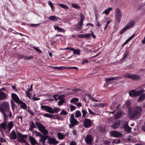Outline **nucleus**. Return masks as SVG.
<instances>
[{"instance_id": "72a5a7b5", "label": "nucleus", "mask_w": 145, "mask_h": 145, "mask_svg": "<svg viewBox=\"0 0 145 145\" xmlns=\"http://www.w3.org/2000/svg\"><path fill=\"white\" fill-rule=\"evenodd\" d=\"M60 111V109L57 107H56L52 109V113H57Z\"/></svg>"}, {"instance_id": "f03ea898", "label": "nucleus", "mask_w": 145, "mask_h": 145, "mask_svg": "<svg viewBox=\"0 0 145 145\" xmlns=\"http://www.w3.org/2000/svg\"><path fill=\"white\" fill-rule=\"evenodd\" d=\"M9 110V105L8 102L3 103L0 105V112L3 114L4 119H8V116L6 114L5 112Z\"/></svg>"}, {"instance_id": "0eeeda50", "label": "nucleus", "mask_w": 145, "mask_h": 145, "mask_svg": "<svg viewBox=\"0 0 145 145\" xmlns=\"http://www.w3.org/2000/svg\"><path fill=\"white\" fill-rule=\"evenodd\" d=\"M84 127L86 128L91 127L92 125L91 120L89 119L85 118L83 122Z\"/></svg>"}, {"instance_id": "a19ab883", "label": "nucleus", "mask_w": 145, "mask_h": 145, "mask_svg": "<svg viewBox=\"0 0 145 145\" xmlns=\"http://www.w3.org/2000/svg\"><path fill=\"white\" fill-rule=\"evenodd\" d=\"M131 105V102L130 101H126V103H125L123 105V106H126L127 107H130Z\"/></svg>"}, {"instance_id": "338daca9", "label": "nucleus", "mask_w": 145, "mask_h": 145, "mask_svg": "<svg viewBox=\"0 0 145 145\" xmlns=\"http://www.w3.org/2000/svg\"><path fill=\"white\" fill-rule=\"evenodd\" d=\"M74 104L78 106L81 107L82 106V104L81 103L79 102L78 103H74Z\"/></svg>"}, {"instance_id": "37998d69", "label": "nucleus", "mask_w": 145, "mask_h": 145, "mask_svg": "<svg viewBox=\"0 0 145 145\" xmlns=\"http://www.w3.org/2000/svg\"><path fill=\"white\" fill-rule=\"evenodd\" d=\"M136 91L137 96H138L141 94L143 93L144 92V90L143 89H142L139 91L136 90Z\"/></svg>"}, {"instance_id": "4c0bfd02", "label": "nucleus", "mask_w": 145, "mask_h": 145, "mask_svg": "<svg viewBox=\"0 0 145 145\" xmlns=\"http://www.w3.org/2000/svg\"><path fill=\"white\" fill-rule=\"evenodd\" d=\"M48 4L51 7L52 10L53 11H54L55 10V7L54 6L53 3L50 1H49L48 2Z\"/></svg>"}, {"instance_id": "864d4df0", "label": "nucleus", "mask_w": 145, "mask_h": 145, "mask_svg": "<svg viewBox=\"0 0 145 145\" xmlns=\"http://www.w3.org/2000/svg\"><path fill=\"white\" fill-rule=\"evenodd\" d=\"M70 109L71 112L74 110L76 109V107L74 106V105H70Z\"/></svg>"}, {"instance_id": "c756f323", "label": "nucleus", "mask_w": 145, "mask_h": 145, "mask_svg": "<svg viewBox=\"0 0 145 145\" xmlns=\"http://www.w3.org/2000/svg\"><path fill=\"white\" fill-rule=\"evenodd\" d=\"M40 138L39 140V142L42 141H46L47 139H48V137L47 135H42Z\"/></svg>"}, {"instance_id": "4be33fe9", "label": "nucleus", "mask_w": 145, "mask_h": 145, "mask_svg": "<svg viewBox=\"0 0 145 145\" xmlns=\"http://www.w3.org/2000/svg\"><path fill=\"white\" fill-rule=\"evenodd\" d=\"M71 50L73 51V53L74 55H80V50L78 49H75L74 48H71Z\"/></svg>"}, {"instance_id": "09e8293b", "label": "nucleus", "mask_w": 145, "mask_h": 145, "mask_svg": "<svg viewBox=\"0 0 145 145\" xmlns=\"http://www.w3.org/2000/svg\"><path fill=\"white\" fill-rule=\"evenodd\" d=\"M13 126V123L12 121H11L7 125V127L12 128Z\"/></svg>"}, {"instance_id": "e2e57ef3", "label": "nucleus", "mask_w": 145, "mask_h": 145, "mask_svg": "<svg viewBox=\"0 0 145 145\" xmlns=\"http://www.w3.org/2000/svg\"><path fill=\"white\" fill-rule=\"evenodd\" d=\"M91 33H89V34H90V37L92 35L93 38L94 39H95L96 38V36L94 35V33L92 32L91 30Z\"/></svg>"}, {"instance_id": "aec40b11", "label": "nucleus", "mask_w": 145, "mask_h": 145, "mask_svg": "<svg viewBox=\"0 0 145 145\" xmlns=\"http://www.w3.org/2000/svg\"><path fill=\"white\" fill-rule=\"evenodd\" d=\"M119 77L118 76L114 77L112 78H106L105 79V81L108 83L109 82L115 80L119 79Z\"/></svg>"}, {"instance_id": "79ce46f5", "label": "nucleus", "mask_w": 145, "mask_h": 145, "mask_svg": "<svg viewBox=\"0 0 145 145\" xmlns=\"http://www.w3.org/2000/svg\"><path fill=\"white\" fill-rule=\"evenodd\" d=\"M129 53V52L128 51H126L124 53L123 56V59L124 60L125 58L127 57L128 56Z\"/></svg>"}, {"instance_id": "6e6d98bb", "label": "nucleus", "mask_w": 145, "mask_h": 145, "mask_svg": "<svg viewBox=\"0 0 145 145\" xmlns=\"http://www.w3.org/2000/svg\"><path fill=\"white\" fill-rule=\"evenodd\" d=\"M42 132L44 135H46L47 134H48V131L46 129H44L42 131H40Z\"/></svg>"}, {"instance_id": "69168bd1", "label": "nucleus", "mask_w": 145, "mask_h": 145, "mask_svg": "<svg viewBox=\"0 0 145 145\" xmlns=\"http://www.w3.org/2000/svg\"><path fill=\"white\" fill-rule=\"evenodd\" d=\"M89 62L88 61L87 59H84L83 60L82 62V65H84L85 63H87Z\"/></svg>"}, {"instance_id": "7ed1b4c3", "label": "nucleus", "mask_w": 145, "mask_h": 145, "mask_svg": "<svg viewBox=\"0 0 145 145\" xmlns=\"http://www.w3.org/2000/svg\"><path fill=\"white\" fill-rule=\"evenodd\" d=\"M70 123L69 124V127L71 128L75 125H78V121L75 118L74 115L71 114L70 118Z\"/></svg>"}, {"instance_id": "0e129e2a", "label": "nucleus", "mask_w": 145, "mask_h": 145, "mask_svg": "<svg viewBox=\"0 0 145 145\" xmlns=\"http://www.w3.org/2000/svg\"><path fill=\"white\" fill-rule=\"evenodd\" d=\"M32 87L33 85L32 84L31 85L30 87L29 88L27 89V90L26 91H27V92H29L30 91H31L33 89Z\"/></svg>"}, {"instance_id": "f3484780", "label": "nucleus", "mask_w": 145, "mask_h": 145, "mask_svg": "<svg viewBox=\"0 0 145 145\" xmlns=\"http://www.w3.org/2000/svg\"><path fill=\"white\" fill-rule=\"evenodd\" d=\"M4 122L1 123L0 125V128H3L4 130H6L7 129V123L8 119H4Z\"/></svg>"}, {"instance_id": "f704fd0d", "label": "nucleus", "mask_w": 145, "mask_h": 145, "mask_svg": "<svg viewBox=\"0 0 145 145\" xmlns=\"http://www.w3.org/2000/svg\"><path fill=\"white\" fill-rule=\"evenodd\" d=\"M75 115L74 118H76L80 117L81 116V113L79 110H76L75 112Z\"/></svg>"}, {"instance_id": "bb28decb", "label": "nucleus", "mask_w": 145, "mask_h": 145, "mask_svg": "<svg viewBox=\"0 0 145 145\" xmlns=\"http://www.w3.org/2000/svg\"><path fill=\"white\" fill-rule=\"evenodd\" d=\"M123 112H120L116 113L115 115L114 118L116 119H118L120 118L122 116Z\"/></svg>"}, {"instance_id": "393cba45", "label": "nucleus", "mask_w": 145, "mask_h": 145, "mask_svg": "<svg viewBox=\"0 0 145 145\" xmlns=\"http://www.w3.org/2000/svg\"><path fill=\"white\" fill-rule=\"evenodd\" d=\"M83 22H79L76 25V28L78 30H80L82 27Z\"/></svg>"}, {"instance_id": "13d9d810", "label": "nucleus", "mask_w": 145, "mask_h": 145, "mask_svg": "<svg viewBox=\"0 0 145 145\" xmlns=\"http://www.w3.org/2000/svg\"><path fill=\"white\" fill-rule=\"evenodd\" d=\"M65 96L63 94L59 96L58 99L59 100H62L63 99V98L65 97Z\"/></svg>"}, {"instance_id": "6ab92c4d", "label": "nucleus", "mask_w": 145, "mask_h": 145, "mask_svg": "<svg viewBox=\"0 0 145 145\" xmlns=\"http://www.w3.org/2000/svg\"><path fill=\"white\" fill-rule=\"evenodd\" d=\"M7 97V95L4 92L0 91V100L5 99Z\"/></svg>"}, {"instance_id": "6e6552de", "label": "nucleus", "mask_w": 145, "mask_h": 145, "mask_svg": "<svg viewBox=\"0 0 145 145\" xmlns=\"http://www.w3.org/2000/svg\"><path fill=\"white\" fill-rule=\"evenodd\" d=\"M93 138L92 136L90 135H88L86 136L85 140L87 144H91L93 142Z\"/></svg>"}, {"instance_id": "9b49d317", "label": "nucleus", "mask_w": 145, "mask_h": 145, "mask_svg": "<svg viewBox=\"0 0 145 145\" xmlns=\"http://www.w3.org/2000/svg\"><path fill=\"white\" fill-rule=\"evenodd\" d=\"M48 143L50 144L56 145L58 143V141H56V138L54 137L53 138L48 137Z\"/></svg>"}, {"instance_id": "58836bf2", "label": "nucleus", "mask_w": 145, "mask_h": 145, "mask_svg": "<svg viewBox=\"0 0 145 145\" xmlns=\"http://www.w3.org/2000/svg\"><path fill=\"white\" fill-rule=\"evenodd\" d=\"M79 101V99L76 97L73 98L70 100V103H74L75 102H77Z\"/></svg>"}, {"instance_id": "c9c22d12", "label": "nucleus", "mask_w": 145, "mask_h": 145, "mask_svg": "<svg viewBox=\"0 0 145 145\" xmlns=\"http://www.w3.org/2000/svg\"><path fill=\"white\" fill-rule=\"evenodd\" d=\"M57 5L60 6L61 8H63L66 9H68L69 7L66 5L62 4H58Z\"/></svg>"}, {"instance_id": "20e7f679", "label": "nucleus", "mask_w": 145, "mask_h": 145, "mask_svg": "<svg viewBox=\"0 0 145 145\" xmlns=\"http://www.w3.org/2000/svg\"><path fill=\"white\" fill-rule=\"evenodd\" d=\"M123 76L136 81L138 80L140 78V76L138 75L134 74H132L129 73H127L123 74Z\"/></svg>"}, {"instance_id": "a878e982", "label": "nucleus", "mask_w": 145, "mask_h": 145, "mask_svg": "<svg viewBox=\"0 0 145 145\" xmlns=\"http://www.w3.org/2000/svg\"><path fill=\"white\" fill-rule=\"evenodd\" d=\"M57 136L59 139L62 140L64 138L65 136H66V135H64L61 133L58 132L57 133Z\"/></svg>"}, {"instance_id": "a211bd4d", "label": "nucleus", "mask_w": 145, "mask_h": 145, "mask_svg": "<svg viewBox=\"0 0 145 145\" xmlns=\"http://www.w3.org/2000/svg\"><path fill=\"white\" fill-rule=\"evenodd\" d=\"M129 94L130 96L134 97L137 96V91L136 90L133 89L129 92Z\"/></svg>"}, {"instance_id": "9d476101", "label": "nucleus", "mask_w": 145, "mask_h": 145, "mask_svg": "<svg viewBox=\"0 0 145 145\" xmlns=\"http://www.w3.org/2000/svg\"><path fill=\"white\" fill-rule=\"evenodd\" d=\"M35 124L36 125L37 127L39 130L40 132L42 131L46 128L43 125L40 123L38 122L37 121L35 122Z\"/></svg>"}, {"instance_id": "f257e3e1", "label": "nucleus", "mask_w": 145, "mask_h": 145, "mask_svg": "<svg viewBox=\"0 0 145 145\" xmlns=\"http://www.w3.org/2000/svg\"><path fill=\"white\" fill-rule=\"evenodd\" d=\"M128 114L130 119H138L140 116L142 110L141 106H136L129 108Z\"/></svg>"}, {"instance_id": "680f3d73", "label": "nucleus", "mask_w": 145, "mask_h": 145, "mask_svg": "<svg viewBox=\"0 0 145 145\" xmlns=\"http://www.w3.org/2000/svg\"><path fill=\"white\" fill-rule=\"evenodd\" d=\"M110 142L108 140H105L103 141V144L105 145H109Z\"/></svg>"}, {"instance_id": "2eb2a0df", "label": "nucleus", "mask_w": 145, "mask_h": 145, "mask_svg": "<svg viewBox=\"0 0 145 145\" xmlns=\"http://www.w3.org/2000/svg\"><path fill=\"white\" fill-rule=\"evenodd\" d=\"M90 34L87 33L85 34H78L77 35V36L78 38H84V39H89L90 38Z\"/></svg>"}, {"instance_id": "49530a36", "label": "nucleus", "mask_w": 145, "mask_h": 145, "mask_svg": "<svg viewBox=\"0 0 145 145\" xmlns=\"http://www.w3.org/2000/svg\"><path fill=\"white\" fill-rule=\"evenodd\" d=\"M72 7L73 8H75L76 9H79L80 8V7L76 3H72Z\"/></svg>"}, {"instance_id": "c03bdc74", "label": "nucleus", "mask_w": 145, "mask_h": 145, "mask_svg": "<svg viewBox=\"0 0 145 145\" xmlns=\"http://www.w3.org/2000/svg\"><path fill=\"white\" fill-rule=\"evenodd\" d=\"M52 108L51 107H50L49 106H48L46 112L50 113L52 114Z\"/></svg>"}, {"instance_id": "cd10ccee", "label": "nucleus", "mask_w": 145, "mask_h": 145, "mask_svg": "<svg viewBox=\"0 0 145 145\" xmlns=\"http://www.w3.org/2000/svg\"><path fill=\"white\" fill-rule=\"evenodd\" d=\"M17 133L18 137H21L22 138H26L27 137V135H23L17 131Z\"/></svg>"}, {"instance_id": "c85d7f7f", "label": "nucleus", "mask_w": 145, "mask_h": 145, "mask_svg": "<svg viewBox=\"0 0 145 145\" xmlns=\"http://www.w3.org/2000/svg\"><path fill=\"white\" fill-rule=\"evenodd\" d=\"M34 128H36L35 123L33 121H32L31 125L29 126V130L30 131H32Z\"/></svg>"}, {"instance_id": "473e14b6", "label": "nucleus", "mask_w": 145, "mask_h": 145, "mask_svg": "<svg viewBox=\"0 0 145 145\" xmlns=\"http://www.w3.org/2000/svg\"><path fill=\"white\" fill-rule=\"evenodd\" d=\"M42 115L44 117L50 118H52L54 116L52 114L48 113L42 114Z\"/></svg>"}, {"instance_id": "423d86ee", "label": "nucleus", "mask_w": 145, "mask_h": 145, "mask_svg": "<svg viewBox=\"0 0 145 145\" xmlns=\"http://www.w3.org/2000/svg\"><path fill=\"white\" fill-rule=\"evenodd\" d=\"M115 16L117 21L118 22H120L121 18L122 17V14L120 10L118 8H116L115 12Z\"/></svg>"}, {"instance_id": "de8ad7c7", "label": "nucleus", "mask_w": 145, "mask_h": 145, "mask_svg": "<svg viewBox=\"0 0 145 145\" xmlns=\"http://www.w3.org/2000/svg\"><path fill=\"white\" fill-rule=\"evenodd\" d=\"M80 22H83V20L85 18L82 12L80 13Z\"/></svg>"}, {"instance_id": "1a4fd4ad", "label": "nucleus", "mask_w": 145, "mask_h": 145, "mask_svg": "<svg viewBox=\"0 0 145 145\" xmlns=\"http://www.w3.org/2000/svg\"><path fill=\"white\" fill-rule=\"evenodd\" d=\"M110 134L111 136L117 138L121 137L122 135L121 133L115 131H111Z\"/></svg>"}, {"instance_id": "e433bc0d", "label": "nucleus", "mask_w": 145, "mask_h": 145, "mask_svg": "<svg viewBox=\"0 0 145 145\" xmlns=\"http://www.w3.org/2000/svg\"><path fill=\"white\" fill-rule=\"evenodd\" d=\"M135 35V34H133L129 37L127 40L123 44V46L125 45L127 43H128L129 41L131 40L134 37Z\"/></svg>"}, {"instance_id": "dca6fc26", "label": "nucleus", "mask_w": 145, "mask_h": 145, "mask_svg": "<svg viewBox=\"0 0 145 145\" xmlns=\"http://www.w3.org/2000/svg\"><path fill=\"white\" fill-rule=\"evenodd\" d=\"M19 104L21 105L20 107L21 108H22L24 110H26L27 108V106L26 104L22 101H19V102L18 103Z\"/></svg>"}, {"instance_id": "2f4dec72", "label": "nucleus", "mask_w": 145, "mask_h": 145, "mask_svg": "<svg viewBox=\"0 0 145 145\" xmlns=\"http://www.w3.org/2000/svg\"><path fill=\"white\" fill-rule=\"evenodd\" d=\"M17 141H19L20 142H21L22 143H25L27 142L26 140L24 139L21 138V137H18Z\"/></svg>"}, {"instance_id": "4468645a", "label": "nucleus", "mask_w": 145, "mask_h": 145, "mask_svg": "<svg viewBox=\"0 0 145 145\" xmlns=\"http://www.w3.org/2000/svg\"><path fill=\"white\" fill-rule=\"evenodd\" d=\"M123 128L125 131H127L129 133L131 132V128L128 125V123H125L123 127Z\"/></svg>"}, {"instance_id": "5fc2aeb1", "label": "nucleus", "mask_w": 145, "mask_h": 145, "mask_svg": "<svg viewBox=\"0 0 145 145\" xmlns=\"http://www.w3.org/2000/svg\"><path fill=\"white\" fill-rule=\"evenodd\" d=\"M25 56L19 55L18 56V58L19 59H24L25 60Z\"/></svg>"}, {"instance_id": "603ef678", "label": "nucleus", "mask_w": 145, "mask_h": 145, "mask_svg": "<svg viewBox=\"0 0 145 145\" xmlns=\"http://www.w3.org/2000/svg\"><path fill=\"white\" fill-rule=\"evenodd\" d=\"M82 117L83 118H85L86 117V115L88 113L87 112L84 110H82Z\"/></svg>"}, {"instance_id": "412c9836", "label": "nucleus", "mask_w": 145, "mask_h": 145, "mask_svg": "<svg viewBox=\"0 0 145 145\" xmlns=\"http://www.w3.org/2000/svg\"><path fill=\"white\" fill-rule=\"evenodd\" d=\"M120 122L119 121L116 122L114 124L111 125V127L113 129H115L118 128L120 125Z\"/></svg>"}, {"instance_id": "bf43d9fd", "label": "nucleus", "mask_w": 145, "mask_h": 145, "mask_svg": "<svg viewBox=\"0 0 145 145\" xmlns=\"http://www.w3.org/2000/svg\"><path fill=\"white\" fill-rule=\"evenodd\" d=\"M33 58V57L32 56H30L29 57H27L25 56V60H29L31 59H32Z\"/></svg>"}, {"instance_id": "a18cd8bd", "label": "nucleus", "mask_w": 145, "mask_h": 145, "mask_svg": "<svg viewBox=\"0 0 145 145\" xmlns=\"http://www.w3.org/2000/svg\"><path fill=\"white\" fill-rule=\"evenodd\" d=\"M33 133H35V136L37 137H40L42 135L40 133L37 131H34Z\"/></svg>"}, {"instance_id": "3c124183", "label": "nucleus", "mask_w": 145, "mask_h": 145, "mask_svg": "<svg viewBox=\"0 0 145 145\" xmlns=\"http://www.w3.org/2000/svg\"><path fill=\"white\" fill-rule=\"evenodd\" d=\"M68 114V113L64 109H63L61 110V112L60 113L59 115H67Z\"/></svg>"}, {"instance_id": "8fccbe9b", "label": "nucleus", "mask_w": 145, "mask_h": 145, "mask_svg": "<svg viewBox=\"0 0 145 145\" xmlns=\"http://www.w3.org/2000/svg\"><path fill=\"white\" fill-rule=\"evenodd\" d=\"M100 131L101 133H104L105 132V127H101L99 128Z\"/></svg>"}, {"instance_id": "7c9ffc66", "label": "nucleus", "mask_w": 145, "mask_h": 145, "mask_svg": "<svg viewBox=\"0 0 145 145\" xmlns=\"http://www.w3.org/2000/svg\"><path fill=\"white\" fill-rule=\"evenodd\" d=\"M145 99V93L142 94L138 98V101L141 102L144 100Z\"/></svg>"}, {"instance_id": "052dcab7", "label": "nucleus", "mask_w": 145, "mask_h": 145, "mask_svg": "<svg viewBox=\"0 0 145 145\" xmlns=\"http://www.w3.org/2000/svg\"><path fill=\"white\" fill-rule=\"evenodd\" d=\"M33 48L39 53L41 54L42 52V51L39 49L35 47H34Z\"/></svg>"}, {"instance_id": "5701e85b", "label": "nucleus", "mask_w": 145, "mask_h": 145, "mask_svg": "<svg viewBox=\"0 0 145 145\" xmlns=\"http://www.w3.org/2000/svg\"><path fill=\"white\" fill-rule=\"evenodd\" d=\"M29 140L32 145H35V143L36 141L35 139L33 137L30 136L29 137Z\"/></svg>"}, {"instance_id": "774afa93", "label": "nucleus", "mask_w": 145, "mask_h": 145, "mask_svg": "<svg viewBox=\"0 0 145 145\" xmlns=\"http://www.w3.org/2000/svg\"><path fill=\"white\" fill-rule=\"evenodd\" d=\"M110 22L109 21H107V23L106 24V25H105V27H104V30H105L106 29V28H107V27H108V25L109 24H110Z\"/></svg>"}, {"instance_id": "b1692460", "label": "nucleus", "mask_w": 145, "mask_h": 145, "mask_svg": "<svg viewBox=\"0 0 145 145\" xmlns=\"http://www.w3.org/2000/svg\"><path fill=\"white\" fill-rule=\"evenodd\" d=\"M48 19L51 20L56 21L59 19V17H56L54 15H52L49 17Z\"/></svg>"}, {"instance_id": "39448f33", "label": "nucleus", "mask_w": 145, "mask_h": 145, "mask_svg": "<svg viewBox=\"0 0 145 145\" xmlns=\"http://www.w3.org/2000/svg\"><path fill=\"white\" fill-rule=\"evenodd\" d=\"M134 24V21H131L127 25L123 28L120 32L119 34L121 35L126 30L131 27Z\"/></svg>"}, {"instance_id": "f8f14e48", "label": "nucleus", "mask_w": 145, "mask_h": 145, "mask_svg": "<svg viewBox=\"0 0 145 145\" xmlns=\"http://www.w3.org/2000/svg\"><path fill=\"white\" fill-rule=\"evenodd\" d=\"M9 138L11 140H14L17 137L16 132L14 131H12L11 133L9 135Z\"/></svg>"}, {"instance_id": "ea45409f", "label": "nucleus", "mask_w": 145, "mask_h": 145, "mask_svg": "<svg viewBox=\"0 0 145 145\" xmlns=\"http://www.w3.org/2000/svg\"><path fill=\"white\" fill-rule=\"evenodd\" d=\"M65 101L64 99H62L60 100L57 103V105L58 106H61L63 105V103H65Z\"/></svg>"}, {"instance_id": "ddd939ff", "label": "nucleus", "mask_w": 145, "mask_h": 145, "mask_svg": "<svg viewBox=\"0 0 145 145\" xmlns=\"http://www.w3.org/2000/svg\"><path fill=\"white\" fill-rule=\"evenodd\" d=\"M11 97L12 99L16 103H18L19 101H20L19 98L17 95L14 93H12L11 95Z\"/></svg>"}, {"instance_id": "4d7b16f0", "label": "nucleus", "mask_w": 145, "mask_h": 145, "mask_svg": "<svg viewBox=\"0 0 145 145\" xmlns=\"http://www.w3.org/2000/svg\"><path fill=\"white\" fill-rule=\"evenodd\" d=\"M48 106L42 105L41 106L40 108L46 111Z\"/></svg>"}]
</instances>
